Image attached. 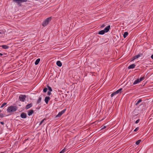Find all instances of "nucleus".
I'll return each mask as SVG.
<instances>
[{"instance_id": "obj_1", "label": "nucleus", "mask_w": 153, "mask_h": 153, "mask_svg": "<svg viewBox=\"0 0 153 153\" xmlns=\"http://www.w3.org/2000/svg\"><path fill=\"white\" fill-rule=\"evenodd\" d=\"M18 108V107L16 106L11 105L8 107L7 111L8 112L12 113L16 111Z\"/></svg>"}, {"instance_id": "obj_2", "label": "nucleus", "mask_w": 153, "mask_h": 153, "mask_svg": "<svg viewBox=\"0 0 153 153\" xmlns=\"http://www.w3.org/2000/svg\"><path fill=\"white\" fill-rule=\"evenodd\" d=\"M51 20V17L47 18L43 22L42 25L43 27H45L47 25L49 22Z\"/></svg>"}, {"instance_id": "obj_3", "label": "nucleus", "mask_w": 153, "mask_h": 153, "mask_svg": "<svg viewBox=\"0 0 153 153\" xmlns=\"http://www.w3.org/2000/svg\"><path fill=\"white\" fill-rule=\"evenodd\" d=\"M26 98V96L25 95L20 94V95L19 99L20 101L22 102H24Z\"/></svg>"}, {"instance_id": "obj_4", "label": "nucleus", "mask_w": 153, "mask_h": 153, "mask_svg": "<svg viewBox=\"0 0 153 153\" xmlns=\"http://www.w3.org/2000/svg\"><path fill=\"white\" fill-rule=\"evenodd\" d=\"M143 52H143L141 53H140L139 54L134 56L132 58V60H134L142 56L143 55Z\"/></svg>"}, {"instance_id": "obj_5", "label": "nucleus", "mask_w": 153, "mask_h": 153, "mask_svg": "<svg viewBox=\"0 0 153 153\" xmlns=\"http://www.w3.org/2000/svg\"><path fill=\"white\" fill-rule=\"evenodd\" d=\"M66 109H64L61 111L59 112L58 114L56 115V117H60L63 114H64L65 111Z\"/></svg>"}, {"instance_id": "obj_6", "label": "nucleus", "mask_w": 153, "mask_h": 153, "mask_svg": "<svg viewBox=\"0 0 153 153\" xmlns=\"http://www.w3.org/2000/svg\"><path fill=\"white\" fill-rule=\"evenodd\" d=\"M111 28L110 25H108L104 29V30L105 31V33L108 32L109 30Z\"/></svg>"}, {"instance_id": "obj_7", "label": "nucleus", "mask_w": 153, "mask_h": 153, "mask_svg": "<svg viewBox=\"0 0 153 153\" xmlns=\"http://www.w3.org/2000/svg\"><path fill=\"white\" fill-rule=\"evenodd\" d=\"M50 97L49 96L46 97H45V101L46 104H48V102L49 100H50Z\"/></svg>"}, {"instance_id": "obj_8", "label": "nucleus", "mask_w": 153, "mask_h": 153, "mask_svg": "<svg viewBox=\"0 0 153 153\" xmlns=\"http://www.w3.org/2000/svg\"><path fill=\"white\" fill-rule=\"evenodd\" d=\"M20 116L22 118H26L27 117V115L26 113H22L21 114Z\"/></svg>"}, {"instance_id": "obj_9", "label": "nucleus", "mask_w": 153, "mask_h": 153, "mask_svg": "<svg viewBox=\"0 0 153 153\" xmlns=\"http://www.w3.org/2000/svg\"><path fill=\"white\" fill-rule=\"evenodd\" d=\"M33 104L32 103L28 104L25 107V109H27L32 106Z\"/></svg>"}, {"instance_id": "obj_10", "label": "nucleus", "mask_w": 153, "mask_h": 153, "mask_svg": "<svg viewBox=\"0 0 153 153\" xmlns=\"http://www.w3.org/2000/svg\"><path fill=\"white\" fill-rule=\"evenodd\" d=\"M34 112V111L33 110H29L28 112V115L30 116Z\"/></svg>"}, {"instance_id": "obj_11", "label": "nucleus", "mask_w": 153, "mask_h": 153, "mask_svg": "<svg viewBox=\"0 0 153 153\" xmlns=\"http://www.w3.org/2000/svg\"><path fill=\"white\" fill-rule=\"evenodd\" d=\"M136 66V65L134 64H132L130 65L128 67V68L129 69H132L134 68Z\"/></svg>"}, {"instance_id": "obj_12", "label": "nucleus", "mask_w": 153, "mask_h": 153, "mask_svg": "<svg viewBox=\"0 0 153 153\" xmlns=\"http://www.w3.org/2000/svg\"><path fill=\"white\" fill-rule=\"evenodd\" d=\"M56 65L59 67H61L62 65V64L60 61H58L56 63Z\"/></svg>"}, {"instance_id": "obj_13", "label": "nucleus", "mask_w": 153, "mask_h": 153, "mask_svg": "<svg viewBox=\"0 0 153 153\" xmlns=\"http://www.w3.org/2000/svg\"><path fill=\"white\" fill-rule=\"evenodd\" d=\"M105 31H104V30H101L99 31L98 32V34H100V35H103L104 34H105Z\"/></svg>"}, {"instance_id": "obj_14", "label": "nucleus", "mask_w": 153, "mask_h": 153, "mask_svg": "<svg viewBox=\"0 0 153 153\" xmlns=\"http://www.w3.org/2000/svg\"><path fill=\"white\" fill-rule=\"evenodd\" d=\"M40 60V59L39 58H38V59H37L35 62V65H38L39 64V63Z\"/></svg>"}, {"instance_id": "obj_15", "label": "nucleus", "mask_w": 153, "mask_h": 153, "mask_svg": "<svg viewBox=\"0 0 153 153\" xmlns=\"http://www.w3.org/2000/svg\"><path fill=\"white\" fill-rule=\"evenodd\" d=\"M128 33L127 32H125L123 35V36L124 38H126L127 36L128 35Z\"/></svg>"}, {"instance_id": "obj_16", "label": "nucleus", "mask_w": 153, "mask_h": 153, "mask_svg": "<svg viewBox=\"0 0 153 153\" xmlns=\"http://www.w3.org/2000/svg\"><path fill=\"white\" fill-rule=\"evenodd\" d=\"M140 82L138 79L136 80L134 82L133 84V85H135L136 84H137L138 83Z\"/></svg>"}, {"instance_id": "obj_17", "label": "nucleus", "mask_w": 153, "mask_h": 153, "mask_svg": "<svg viewBox=\"0 0 153 153\" xmlns=\"http://www.w3.org/2000/svg\"><path fill=\"white\" fill-rule=\"evenodd\" d=\"M1 47L4 49H7L9 48V47L6 45H2Z\"/></svg>"}, {"instance_id": "obj_18", "label": "nucleus", "mask_w": 153, "mask_h": 153, "mask_svg": "<svg viewBox=\"0 0 153 153\" xmlns=\"http://www.w3.org/2000/svg\"><path fill=\"white\" fill-rule=\"evenodd\" d=\"M123 90V89L122 88H120L118 90H117L116 91V92L117 93V94H118L119 93H120L121 91Z\"/></svg>"}, {"instance_id": "obj_19", "label": "nucleus", "mask_w": 153, "mask_h": 153, "mask_svg": "<svg viewBox=\"0 0 153 153\" xmlns=\"http://www.w3.org/2000/svg\"><path fill=\"white\" fill-rule=\"evenodd\" d=\"M142 101V100L141 99H140L136 103L135 105L137 106L138 104L141 101Z\"/></svg>"}, {"instance_id": "obj_20", "label": "nucleus", "mask_w": 153, "mask_h": 153, "mask_svg": "<svg viewBox=\"0 0 153 153\" xmlns=\"http://www.w3.org/2000/svg\"><path fill=\"white\" fill-rule=\"evenodd\" d=\"M41 100H42L41 97H39V99L37 101V104L39 103L40 102V101H41Z\"/></svg>"}, {"instance_id": "obj_21", "label": "nucleus", "mask_w": 153, "mask_h": 153, "mask_svg": "<svg viewBox=\"0 0 153 153\" xmlns=\"http://www.w3.org/2000/svg\"><path fill=\"white\" fill-rule=\"evenodd\" d=\"M141 141V140H138L136 142V143H136V144L137 145H139L140 144V143Z\"/></svg>"}, {"instance_id": "obj_22", "label": "nucleus", "mask_w": 153, "mask_h": 153, "mask_svg": "<svg viewBox=\"0 0 153 153\" xmlns=\"http://www.w3.org/2000/svg\"><path fill=\"white\" fill-rule=\"evenodd\" d=\"M116 94H117V93L116 92V91L114 92L111 95V97H113L115 95H116Z\"/></svg>"}, {"instance_id": "obj_23", "label": "nucleus", "mask_w": 153, "mask_h": 153, "mask_svg": "<svg viewBox=\"0 0 153 153\" xmlns=\"http://www.w3.org/2000/svg\"><path fill=\"white\" fill-rule=\"evenodd\" d=\"M144 79V77H140V79H138L140 82L143 80Z\"/></svg>"}, {"instance_id": "obj_24", "label": "nucleus", "mask_w": 153, "mask_h": 153, "mask_svg": "<svg viewBox=\"0 0 153 153\" xmlns=\"http://www.w3.org/2000/svg\"><path fill=\"white\" fill-rule=\"evenodd\" d=\"M46 120V119L45 118V119H44L43 120H42L40 122V123H39V125L40 126L44 122V121H45V120Z\"/></svg>"}, {"instance_id": "obj_25", "label": "nucleus", "mask_w": 153, "mask_h": 153, "mask_svg": "<svg viewBox=\"0 0 153 153\" xmlns=\"http://www.w3.org/2000/svg\"><path fill=\"white\" fill-rule=\"evenodd\" d=\"M101 130L103 129H105L106 127V126L105 125H103L101 126Z\"/></svg>"}, {"instance_id": "obj_26", "label": "nucleus", "mask_w": 153, "mask_h": 153, "mask_svg": "<svg viewBox=\"0 0 153 153\" xmlns=\"http://www.w3.org/2000/svg\"><path fill=\"white\" fill-rule=\"evenodd\" d=\"M48 89L51 92L52 91V89L50 86H48Z\"/></svg>"}, {"instance_id": "obj_27", "label": "nucleus", "mask_w": 153, "mask_h": 153, "mask_svg": "<svg viewBox=\"0 0 153 153\" xmlns=\"http://www.w3.org/2000/svg\"><path fill=\"white\" fill-rule=\"evenodd\" d=\"M65 152V149H62L59 153H64Z\"/></svg>"}, {"instance_id": "obj_28", "label": "nucleus", "mask_w": 153, "mask_h": 153, "mask_svg": "<svg viewBox=\"0 0 153 153\" xmlns=\"http://www.w3.org/2000/svg\"><path fill=\"white\" fill-rule=\"evenodd\" d=\"M7 103H3L2 105H1V106L0 107L1 108H3L4 106H5L6 105Z\"/></svg>"}, {"instance_id": "obj_29", "label": "nucleus", "mask_w": 153, "mask_h": 153, "mask_svg": "<svg viewBox=\"0 0 153 153\" xmlns=\"http://www.w3.org/2000/svg\"><path fill=\"white\" fill-rule=\"evenodd\" d=\"M3 33V32L2 31L0 30V36H2Z\"/></svg>"}, {"instance_id": "obj_30", "label": "nucleus", "mask_w": 153, "mask_h": 153, "mask_svg": "<svg viewBox=\"0 0 153 153\" xmlns=\"http://www.w3.org/2000/svg\"><path fill=\"white\" fill-rule=\"evenodd\" d=\"M47 90H48V89L45 88H44L43 89V92H46L47 91Z\"/></svg>"}, {"instance_id": "obj_31", "label": "nucleus", "mask_w": 153, "mask_h": 153, "mask_svg": "<svg viewBox=\"0 0 153 153\" xmlns=\"http://www.w3.org/2000/svg\"><path fill=\"white\" fill-rule=\"evenodd\" d=\"M139 129V127H137V128H136L134 130V131H135V132H136Z\"/></svg>"}, {"instance_id": "obj_32", "label": "nucleus", "mask_w": 153, "mask_h": 153, "mask_svg": "<svg viewBox=\"0 0 153 153\" xmlns=\"http://www.w3.org/2000/svg\"><path fill=\"white\" fill-rule=\"evenodd\" d=\"M4 117V114H0V117L2 118Z\"/></svg>"}, {"instance_id": "obj_33", "label": "nucleus", "mask_w": 153, "mask_h": 153, "mask_svg": "<svg viewBox=\"0 0 153 153\" xmlns=\"http://www.w3.org/2000/svg\"><path fill=\"white\" fill-rule=\"evenodd\" d=\"M13 1L15 2H17L18 4H19V0H13Z\"/></svg>"}, {"instance_id": "obj_34", "label": "nucleus", "mask_w": 153, "mask_h": 153, "mask_svg": "<svg viewBox=\"0 0 153 153\" xmlns=\"http://www.w3.org/2000/svg\"><path fill=\"white\" fill-rule=\"evenodd\" d=\"M140 119H138L135 121V123L136 124H137L140 122Z\"/></svg>"}, {"instance_id": "obj_35", "label": "nucleus", "mask_w": 153, "mask_h": 153, "mask_svg": "<svg viewBox=\"0 0 153 153\" xmlns=\"http://www.w3.org/2000/svg\"><path fill=\"white\" fill-rule=\"evenodd\" d=\"M47 94L48 95L50 96L51 95V92H50V91H48Z\"/></svg>"}, {"instance_id": "obj_36", "label": "nucleus", "mask_w": 153, "mask_h": 153, "mask_svg": "<svg viewBox=\"0 0 153 153\" xmlns=\"http://www.w3.org/2000/svg\"><path fill=\"white\" fill-rule=\"evenodd\" d=\"M105 26V25L104 24L102 25L101 26V27L103 28Z\"/></svg>"}, {"instance_id": "obj_37", "label": "nucleus", "mask_w": 153, "mask_h": 153, "mask_svg": "<svg viewBox=\"0 0 153 153\" xmlns=\"http://www.w3.org/2000/svg\"><path fill=\"white\" fill-rule=\"evenodd\" d=\"M24 1H25V0H20V2H24Z\"/></svg>"}, {"instance_id": "obj_38", "label": "nucleus", "mask_w": 153, "mask_h": 153, "mask_svg": "<svg viewBox=\"0 0 153 153\" xmlns=\"http://www.w3.org/2000/svg\"><path fill=\"white\" fill-rule=\"evenodd\" d=\"M1 124L2 125H3L4 124V123L2 122H0Z\"/></svg>"}, {"instance_id": "obj_39", "label": "nucleus", "mask_w": 153, "mask_h": 153, "mask_svg": "<svg viewBox=\"0 0 153 153\" xmlns=\"http://www.w3.org/2000/svg\"><path fill=\"white\" fill-rule=\"evenodd\" d=\"M55 101H58V98L57 99L56 98L55 99H54Z\"/></svg>"}, {"instance_id": "obj_40", "label": "nucleus", "mask_w": 153, "mask_h": 153, "mask_svg": "<svg viewBox=\"0 0 153 153\" xmlns=\"http://www.w3.org/2000/svg\"><path fill=\"white\" fill-rule=\"evenodd\" d=\"M151 58L152 59H153V54L151 56Z\"/></svg>"}, {"instance_id": "obj_41", "label": "nucleus", "mask_w": 153, "mask_h": 153, "mask_svg": "<svg viewBox=\"0 0 153 153\" xmlns=\"http://www.w3.org/2000/svg\"><path fill=\"white\" fill-rule=\"evenodd\" d=\"M3 55L2 54L0 53V56H2Z\"/></svg>"}]
</instances>
